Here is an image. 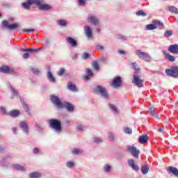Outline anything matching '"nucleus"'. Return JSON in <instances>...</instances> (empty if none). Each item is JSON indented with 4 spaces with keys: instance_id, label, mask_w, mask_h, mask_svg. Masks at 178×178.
<instances>
[{
    "instance_id": "31",
    "label": "nucleus",
    "mask_w": 178,
    "mask_h": 178,
    "mask_svg": "<svg viewBox=\"0 0 178 178\" xmlns=\"http://www.w3.org/2000/svg\"><path fill=\"white\" fill-rule=\"evenodd\" d=\"M103 169H104L105 173H109V172H111V170H112V165H111L109 164H105L103 167Z\"/></svg>"
},
{
    "instance_id": "23",
    "label": "nucleus",
    "mask_w": 178,
    "mask_h": 178,
    "mask_svg": "<svg viewBox=\"0 0 178 178\" xmlns=\"http://www.w3.org/2000/svg\"><path fill=\"white\" fill-rule=\"evenodd\" d=\"M9 116H11V118H17L19 115H20V111L19 110H13L9 113Z\"/></svg>"
},
{
    "instance_id": "12",
    "label": "nucleus",
    "mask_w": 178,
    "mask_h": 178,
    "mask_svg": "<svg viewBox=\"0 0 178 178\" xmlns=\"http://www.w3.org/2000/svg\"><path fill=\"white\" fill-rule=\"evenodd\" d=\"M127 149L129 152L134 156V158H138V154H140V150L137 149V148L134 146H127Z\"/></svg>"
},
{
    "instance_id": "13",
    "label": "nucleus",
    "mask_w": 178,
    "mask_h": 178,
    "mask_svg": "<svg viewBox=\"0 0 178 178\" xmlns=\"http://www.w3.org/2000/svg\"><path fill=\"white\" fill-rule=\"evenodd\" d=\"M128 165L134 170L135 172H138L140 170V167L136 164V161L133 159L128 160Z\"/></svg>"
},
{
    "instance_id": "10",
    "label": "nucleus",
    "mask_w": 178,
    "mask_h": 178,
    "mask_svg": "<svg viewBox=\"0 0 178 178\" xmlns=\"http://www.w3.org/2000/svg\"><path fill=\"white\" fill-rule=\"evenodd\" d=\"M2 25L3 26V27H6L8 30H16V29H19V24L17 23L9 24V22H8V21H3Z\"/></svg>"
},
{
    "instance_id": "52",
    "label": "nucleus",
    "mask_w": 178,
    "mask_h": 178,
    "mask_svg": "<svg viewBox=\"0 0 178 178\" xmlns=\"http://www.w3.org/2000/svg\"><path fill=\"white\" fill-rule=\"evenodd\" d=\"M96 49H97V51H102V49H104V46L97 44L96 45Z\"/></svg>"
},
{
    "instance_id": "20",
    "label": "nucleus",
    "mask_w": 178,
    "mask_h": 178,
    "mask_svg": "<svg viewBox=\"0 0 178 178\" xmlns=\"http://www.w3.org/2000/svg\"><path fill=\"white\" fill-rule=\"evenodd\" d=\"M168 172H169L170 173H172V175H175V176H176V177H178V169L175 168V167H172L170 166L168 168Z\"/></svg>"
},
{
    "instance_id": "59",
    "label": "nucleus",
    "mask_w": 178,
    "mask_h": 178,
    "mask_svg": "<svg viewBox=\"0 0 178 178\" xmlns=\"http://www.w3.org/2000/svg\"><path fill=\"white\" fill-rule=\"evenodd\" d=\"M90 40H92V29H90Z\"/></svg>"
},
{
    "instance_id": "1",
    "label": "nucleus",
    "mask_w": 178,
    "mask_h": 178,
    "mask_svg": "<svg viewBox=\"0 0 178 178\" xmlns=\"http://www.w3.org/2000/svg\"><path fill=\"white\" fill-rule=\"evenodd\" d=\"M50 99L51 102L57 106V108H59L60 109H62L63 108H66L67 111L68 112H74V106H73L72 104L69 102H64L62 103L60 99H59L58 97H56L55 95H51L50 97Z\"/></svg>"
},
{
    "instance_id": "38",
    "label": "nucleus",
    "mask_w": 178,
    "mask_h": 178,
    "mask_svg": "<svg viewBox=\"0 0 178 178\" xmlns=\"http://www.w3.org/2000/svg\"><path fill=\"white\" fill-rule=\"evenodd\" d=\"M108 107L114 113H118V108L113 104H108Z\"/></svg>"
},
{
    "instance_id": "55",
    "label": "nucleus",
    "mask_w": 178,
    "mask_h": 178,
    "mask_svg": "<svg viewBox=\"0 0 178 178\" xmlns=\"http://www.w3.org/2000/svg\"><path fill=\"white\" fill-rule=\"evenodd\" d=\"M23 58L24 59H29V58H30V54H29V53H25L23 55Z\"/></svg>"
},
{
    "instance_id": "45",
    "label": "nucleus",
    "mask_w": 178,
    "mask_h": 178,
    "mask_svg": "<svg viewBox=\"0 0 178 178\" xmlns=\"http://www.w3.org/2000/svg\"><path fill=\"white\" fill-rule=\"evenodd\" d=\"M108 139L110 141H114L115 140V136L112 134V132H109L108 134Z\"/></svg>"
},
{
    "instance_id": "47",
    "label": "nucleus",
    "mask_w": 178,
    "mask_h": 178,
    "mask_svg": "<svg viewBox=\"0 0 178 178\" xmlns=\"http://www.w3.org/2000/svg\"><path fill=\"white\" fill-rule=\"evenodd\" d=\"M124 133H126L127 134H131V133H133V131L131 130V129L127 127L124 129Z\"/></svg>"
},
{
    "instance_id": "43",
    "label": "nucleus",
    "mask_w": 178,
    "mask_h": 178,
    "mask_svg": "<svg viewBox=\"0 0 178 178\" xmlns=\"http://www.w3.org/2000/svg\"><path fill=\"white\" fill-rule=\"evenodd\" d=\"M10 90L13 94L14 96L15 97H19V92H17V91L16 90V89H15V88H13V86L10 87Z\"/></svg>"
},
{
    "instance_id": "60",
    "label": "nucleus",
    "mask_w": 178,
    "mask_h": 178,
    "mask_svg": "<svg viewBox=\"0 0 178 178\" xmlns=\"http://www.w3.org/2000/svg\"><path fill=\"white\" fill-rule=\"evenodd\" d=\"M12 130H13L14 134H16V133H17V129L16 127H13V128L12 129Z\"/></svg>"
},
{
    "instance_id": "9",
    "label": "nucleus",
    "mask_w": 178,
    "mask_h": 178,
    "mask_svg": "<svg viewBox=\"0 0 178 178\" xmlns=\"http://www.w3.org/2000/svg\"><path fill=\"white\" fill-rule=\"evenodd\" d=\"M1 73L6 74H15V69L9 67L8 65H3L0 67Z\"/></svg>"
},
{
    "instance_id": "44",
    "label": "nucleus",
    "mask_w": 178,
    "mask_h": 178,
    "mask_svg": "<svg viewBox=\"0 0 178 178\" xmlns=\"http://www.w3.org/2000/svg\"><path fill=\"white\" fill-rule=\"evenodd\" d=\"M85 33L88 38H90V27L88 26L85 27Z\"/></svg>"
},
{
    "instance_id": "34",
    "label": "nucleus",
    "mask_w": 178,
    "mask_h": 178,
    "mask_svg": "<svg viewBox=\"0 0 178 178\" xmlns=\"http://www.w3.org/2000/svg\"><path fill=\"white\" fill-rule=\"evenodd\" d=\"M86 74L83 76L84 81H88L90 80V68L86 69Z\"/></svg>"
},
{
    "instance_id": "64",
    "label": "nucleus",
    "mask_w": 178,
    "mask_h": 178,
    "mask_svg": "<svg viewBox=\"0 0 178 178\" xmlns=\"http://www.w3.org/2000/svg\"><path fill=\"white\" fill-rule=\"evenodd\" d=\"M159 131L160 133H163V129H159Z\"/></svg>"
},
{
    "instance_id": "36",
    "label": "nucleus",
    "mask_w": 178,
    "mask_h": 178,
    "mask_svg": "<svg viewBox=\"0 0 178 178\" xmlns=\"http://www.w3.org/2000/svg\"><path fill=\"white\" fill-rule=\"evenodd\" d=\"M92 66L94 70H95L96 72L99 71V65L98 64V62L94 61L92 64Z\"/></svg>"
},
{
    "instance_id": "48",
    "label": "nucleus",
    "mask_w": 178,
    "mask_h": 178,
    "mask_svg": "<svg viewBox=\"0 0 178 178\" xmlns=\"http://www.w3.org/2000/svg\"><path fill=\"white\" fill-rule=\"evenodd\" d=\"M65 74V69L64 68H60L59 71L58 72V76H63V74Z\"/></svg>"
},
{
    "instance_id": "15",
    "label": "nucleus",
    "mask_w": 178,
    "mask_h": 178,
    "mask_svg": "<svg viewBox=\"0 0 178 178\" xmlns=\"http://www.w3.org/2000/svg\"><path fill=\"white\" fill-rule=\"evenodd\" d=\"M168 51L171 54H178V44H175L170 45L168 47Z\"/></svg>"
},
{
    "instance_id": "37",
    "label": "nucleus",
    "mask_w": 178,
    "mask_h": 178,
    "mask_svg": "<svg viewBox=\"0 0 178 178\" xmlns=\"http://www.w3.org/2000/svg\"><path fill=\"white\" fill-rule=\"evenodd\" d=\"M149 113L152 115L156 118V119H159V115L158 113H155L154 111H152V108H149Z\"/></svg>"
},
{
    "instance_id": "26",
    "label": "nucleus",
    "mask_w": 178,
    "mask_h": 178,
    "mask_svg": "<svg viewBox=\"0 0 178 178\" xmlns=\"http://www.w3.org/2000/svg\"><path fill=\"white\" fill-rule=\"evenodd\" d=\"M47 78L51 83H55L56 81V79L54 78V75H52V72L50 71L47 72Z\"/></svg>"
},
{
    "instance_id": "21",
    "label": "nucleus",
    "mask_w": 178,
    "mask_h": 178,
    "mask_svg": "<svg viewBox=\"0 0 178 178\" xmlns=\"http://www.w3.org/2000/svg\"><path fill=\"white\" fill-rule=\"evenodd\" d=\"M67 88L70 91H73L74 92H77L78 89L76 85L73 84L72 82H69L67 84Z\"/></svg>"
},
{
    "instance_id": "6",
    "label": "nucleus",
    "mask_w": 178,
    "mask_h": 178,
    "mask_svg": "<svg viewBox=\"0 0 178 178\" xmlns=\"http://www.w3.org/2000/svg\"><path fill=\"white\" fill-rule=\"evenodd\" d=\"M95 91L97 92V94H100L101 97L104 98V99H108L109 95H108V92L104 86H97L95 88Z\"/></svg>"
},
{
    "instance_id": "46",
    "label": "nucleus",
    "mask_w": 178,
    "mask_h": 178,
    "mask_svg": "<svg viewBox=\"0 0 178 178\" xmlns=\"http://www.w3.org/2000/svg\"><path fill=\"white\" fill-rule=\"evenodd\" d=\"M79 6H86V1L87 0H77Z\"/></svg>"
},
{
    "instance_id": "39",
    "label": "nucleus",
    "mask_w": 178,
    "mask_h": 178,
    "mask_svg": "<svg viewBox=\"0 0 178 178\" xmlns=\"http://www.w3.org/2000/svg\"><path fill=\"white\" fill-rule=\"evenodd\" d=\"M156 29H157V26L152 23L147 25L146 26L147 30H155Z\"/></svg>"
},
{
    "instance_id": "51",
    "label": "nucleus",
    "mask_w": 178,
    "mask_h": 178,
    "mask_svg": "<svg viewBox=\"0 0 178 178\" xmlns=\"http://www.w3.org/2000/svg\"><path fill=\"white\" fill-rule=\"evenodd\" d=\"M67 168H73V166H74V163H73L72 161H68L67 163Z\"/></svg>"
},
{
    "instance_id": "61",
    "label": "nucleus",
    "mask_w": 178,
    "mask_h": 178,
    "mask_svg": "<svg viewBox=\"0 0 178 178\" xmlns=\"http://www.w3.org/2000/svg\"><path fill=\"white\" fill-rule=\"evenodd\" d=\"M94 76V73L92 72V70H90V77H92Z\"/></svg>"
},
{
    "instance_id": "40",
    "label": "nucleus",
    "mask_w": 178,
    "mask_h": 178,
    "mask_svg": "<svg viewBox=\"0 0 178 178\" xmlns=\"http://www.w3.org/2000/svg\"><path fill=\"white\" fill-rule=\"evenodd\" d=\"M117 38L118 40H122V41H127V36H124L122 34L117 35Z\"/></svg>"
},
{
    "instance_id": "7",
    "label": "nucleus",
    "mask_w": 178,
    "mask_h": 178,
    "mask_svg": "<svg viewBox=\"0 0 178 178\" xmlns=\"http://www.w3.org/2000/svg\"><path fill=\"white\" fill-rule=\"evenodd\" d=\"M39 1V4H36L39 8V10H51L52 6L49 4L44 3L42 0H36ZM43 3V4H42Z\"/></svg>"
},
{
    "instance_id": "30",
    "label": "nucleus",
    "mask_w": 178,
    "mask_h": 178,
    "mask_svg": "<svg viewBox=\"0 0 178 178\" xmlns=\"http://www.w3.org/2000/svg\"><path fill=\"white\" fill-rule=\"evenodd\" d=\"M14 169H16V170H19L20 172H24L26 170V168L19 164H15L13 165Z\"/></svg>"
},
{
    "instance_id": "49",
    "label": "nucleus",
    "mask_w": 178,
    "mask_h": 178,
    "mask_svg": "<svg viewBox=\"0 0 178 178\" xmlns=\"http://www.w3.org/2000/svg\"><path fill=\"white\" fill-rule=\"evenodd\" d=\"M24 33H34L35 31V29H24Z\"/></svg>"
},
{
    "instance_id": "54",
    "label": "nucleus",
    "mask_w": 178,
    "mask_h": 178,
    "mask_svg": "<svg viewBox=\"0 0 178 178\" xmlns=\"http://www.w3.org/2000/svg\"><path fill=\"white\" fill-rule=\"evenodd\" d=\"M76 129L78 130V131H81L84 130V127H83V125H78Z\"/></svg>"
},
{
    "instance_id": "28",
    "label": "nucleus",
    "mask_w": 178,
    "mask_h": 178,
    "mask_svg": "<svg viewBox=\"0 0 178 178\" xmlns=\"http://www.w3.org/2000/svg\"><path fill=\"white\" fill-rule=\"evenodd\" d=\"M168 9L169 12H172V13H175V14L178 13V8L173 6H168Z\"/></svg>"
},
{
    "instance_id": "19",
    "label": "nucleus",
    "mask_w": 178,
    "mask_h": 178,
    "mask_svg": "<svg viewBox=\"0 0 178 178\" xmlns=\"http://www.w3.org/2000/svg\"><path fill=\"white\" fill-rule=\"evenodd\" d=\"M163 54L165 56V59H167V60H169V62H175V60H176V57L169 54V53L163 51Z\"/></svg>"
},
{
    "instance_id": "22",
    "label": "nucleus",
    "mask_w": 178,
    "mask_h": 178,
    "mask_svg": "<svg viewBox=\"0 0 178 178\" xmlns=\"http://www.w3.org/2000/svg\"><path fill=\"white\" fill-rule=\"evenodd\" d=\"M139 143H140V144H147L148 143V136L143 135L140 136Z\"/></svg>"
},
{
    "instance_id": "58",
    "label": "nucleus",
    "mask_w": 178,
    "mask_h": 178,
    "mask_svg": "<svg viewBox=\"0 0 178 178\" xmlns=\"http://www.w3.org/2000/svg\"><path fill=\"white\" fill-rule=\"evenodd\" d=\"M40 152V149L38 148L33 149V154H38Z\"/></svg>"
},
{
    "instance_id": "50",
    "label": "nucleus",
    "mask_w": 178,
    "mask_h": 178,
    "mask_svg": "<svg viewBox=\"0 0 178 178\" xmlns=\"http://www.w3.org/2000/svg\"><path fill=\"white\" fill-rule=\"evenodd\" d=\"M90 58V54L88 53H83L82 55V58L83 59H88Z\"/></svg>"
},
{
    "instance_id": "56",
    "label": "nucleus",
    "mask_w": 178,
    "mask_h": 178,
    "mask_svg": "<svg viewBox=\"0 0 178 178\" xmlns=\"http://www.w3.org/2000/svg\"><path fill=\"white\" fill-rule=\"evenodd\" d=\"M1 111L3 115H6V109L3 107H1Z\"/></svg>"
},
{
    "instance_id": "62",
    "label": "nucleus",
    "mask_w": 178,
    "mask_h": 178,
    "mask_svg": "<svg viewBox=\"0 0 178 178\" xmlns=\"http://www.w3.org/2000/svg\"><path fill=\"white\" fill-rule=\"evenodd\" d=\"M5 149L3 147L0 146V152H2V151H4Z\"/></svg>"
},
{
    "instance_id": "5",
    "label": "nucleus",
    "mask_w": 178,
    "mask_h": 178,
    "mask_svg": "<svg viewBox=\"0 0 178 178\" xmlns=\"http://www.w3.org/2000/svg\"><path fill=\"white\" fill-rule=\"evenodd\" d=\"M90 25L94 26L95 27H100L101 26V19L98 16L91 14L90 15Z\"/></svg>"
},
{
    "instance_id": "24",
    "label": "nucleus",
    "mask_w": 178,
    "mask_h": 178,
    "mask_svg": "<svg viewBox=\"0 0 178 178\" xmlns=\"http://www.w3.org/2000/svg\"><path fill=\"white\" fill-rule=\"evenodd\" d=\"M22 106L25 112L29 115V116H31V112H30V108H29V105L26 104V102H23Z\"/></svg>"
},
{
    "instance_id": "2",
    "label": "nucleus",
    "mask_w": 178,
    "mask_h": 178,
    "mask_svg": "<svg viewBox=\"0 0 178 178\" xmlns=\"http://www.w3.org/2000/svg\"><path fill=\"white\" fill-rule=\"evenodd\" d=\"M132 67L135 70L132 83L136 86V87L141 88V87H143V84H144V80L140 79V76H138V74H136V73H140V67L137 65V63H133Z\"/></svg>"
},
{
    "instance_id": "11",
    "label": "nucleus",
    "mask_w": 178,
    "mask_h": 178,
    "mask_svg": "<svg viewBox=\"0 0 178 178\" xmlns=\"http://www.w3.org/2000/svg\"><path fill=\"white\" fill-rule=\"evenodd\" d=\"M31 5H40V1L37 0H28L27 2L22 3V8L29 10Z\"/></svg>"
},
{
    "instance_id": "57",
    "label": "nucleus",
    "mask_w": 178,
    "mask_h": 178,
    "mask_svg": "<svg viewBox=\"0 0 178 178\" xmlns=\"http://www.w3.org/2000/svg\"><path fill=\"white\" fill-rule=\"evenodd\" d=\"M118 53L120 54V55H126V51L123 50H118Z\"/></svg>"
},
{
    "instance_id": "41",
    "label": "nucleus",
    "mask_w": 178,
    "mask_h": 178,
    "mask_svg": "<svg viewBox=\"0 0 178 178\" xmlns=\"http://www.w3.org/2000/svg\"><path fill=\"white\" fill-rule=\"evenodd\" d=\"M136 16H143V17H145V16H147V13H145L143 10H139L136 12Z\"/></svg>"
},
{
    "instance_id": "33",
    "label": "nucleus",
    "mask_w": 178,
    "mask_h": 178,
    "mask_svg": "<svg viewBox=\"0 0 178 178\" xmlns=\"http://www.w3.org/2000/svg\"><path fill=\"white\" fill-rule=\"evenodd\" d=\"M57 24H58V26H61L62 27H65L67 24V22L66 20L59 19L57 21Z\"/></svg>"
},
{
    "instance_id": "32",
    "label": "nucleus",
    "mask_w": 178,
    "mask_h": 178,
    "mask_svg": "<svg viewBox=\"0 0 178 178\" xmlns=\"http://www.w3.org/2000/svg\"><path fill=\"white\" fill-rule=\"evenodd\" d=\"M149 170V168L147 167V165H142L141 172H142L143 175H147V173H148Z\"/></svg>"
},
{
    "instance_id": "14",
    "label": "nucleus",
    "mask_w": 178,
    "mask_h": 178,
    "mask_svg": "<svg viewBox=\"0 0 178 178\" xmlns=\"http://www.w3.org/2000/svg\"><path fill=\"white\" fill-rule=\"evenodd\" d=\"M112 86L113 87H115V88L120 87V86H122V78L120 76L115 77L113 81Z\"/></svg>"
},
{
    "instance_id": "17",
    "label": "nucleus",
    "mask_w": 178,
    "mask_h": 178,
    "mask_svg": "<svg viewBox=\"0 0 178 178\" xmlns=\"http://www.w3.org/2000/svg\"><path fill=\"white\" fill-rule=\"evenodd\" d=\"M67 42L71 45L73 48L77 47V41L73 39V38L69 37L67 38Z\"/></svg>"
},
{
    "instance_id": "27",
    "label": "nucleus",
    "mask_w": 178,
    "mask_h": 178,
    "mask_svg": "<svg viewBox=\"0 0 178 178\" xmlns=\"http://www.w3.org/2000/svg\"><path fill=\"white\" fill-rule=\"evenodd\" d=\"M72 153L74 155H81V154H83V149L79 148H74L72 150Z\"/></svg>"
},
{
    "instance_id": "4",
    "label": "nucleus",
    "mask_w": 178,
    "mask_h": 178,
    "mask_svg": "<svg viewBox=\"0 0 178 178\" xmlns=\"http://www.w3.org/2000/svg\"><path fill=\"white\" fill-rule=\"evenodd\" d=\"M135 54L139 59H143L145 62H151V56L148 53L141 51V50H136Z\"/></svg>"
},
{
    "instance_id": "16",
    "label": "nucleus",
    "mask_w": 178,
    "mask_h": 178,
    "mask_svg": "<svg viewBox=\"0 0 178 178\" xmlns=\"http://www.w3.org/2000/svg\"><path fill=\"white\" fill-rule=\"evenodd\" d=\"M19 127L22 129L24 133H26V134H29V125L27 124V122L25 121H22L19 122Z\"/></svg>"
},
{
    "instance_id": "25",
    "label": "nucleus",
    "mask_w": 178,
    "mask_h": 178,
    "mask_svg": "<svg viewBox=\"0 0 178 178\" xmlns=\"http://www.w3.org/2000/svg\"><path fill=\"white\" fill-rule=\"evenodd\" d=\"M41 173L38 172H33L29 174L30 178H40L41 177Z\"/></svg>"
},
{
    "instance_id": "29",
    "label": "nucleus",
    "mask_w": 178,
    "mask_h": 178,
    "mask_svg": "<svg viewBox=\"0 0 178 178\" xmlns=\"http://www.w3.org/2000/svg\"><path fill=\"white\" fill-rule=\"evenodd\" d=\"M92 141L95 143V144H102V143H104V140L102 139V138L99 137L93 138Z\"/></svg>"
},
{
    "instance_id": "18",
    "label": "nucleus",
    "mask_w": 178,
    "mask_h": 178,
    "mask_svg": "<svg viewBox=\"0 0 178 178\" xmlns=\"http://www.w3.org/2000/svg\"><path fill=\"white\" fill-rule=\"evenodd\" d=\"M41 49H44V47H39L38 49H31V48H27V49H22L21 50L22 52H38V51H41Z\"/></svg>"
},
{
    "instance_id": "3",
    "label": "nucleus",
    "mask_w": 178,
    "mask_h": 178,
    "mask_svg": "<svg viewBox=\"0 0 178 178\" xmlns=\"http://www.w3.org/2000/svg\"><path fill=\"white\" fill-rule=\"evenodd\" d=\"M48 123L51 129L56 131H62V123L57 119H51Z\"/></svg>"
},
{
    "instance_id": "53",
    "label": "nucleus",
    "mask_w": 178,
    "mask_h": 178,
    "mask_svg": "<svg viewBox=\"0 0 178 178\" xmlns=\"http://www.w3.org/2000/svg\"><path fill=\"white\" fill-rule=\"evenodd\" d=\"M31 71L34 74H38V73H40V71L36 68H31Z\"/></svg>"
},
{
    "instance_id": "35",
    "label": "nucleus",
    "mask_w": 178,
    "mask_h": 178,
    "mask_svg": "<svg viewBox=\"0 0 178 178\" xmlns=\"http://www.w3.org/2000/svg\"><path fill=\"white\" fill-rule=\"evenodd\" d=\"M152 24H154V26H159V27H163V23L161 21L158 20H153L152 21Z\"/></svg>"
},
{
    "instance_id": "8",
    "label": "nucleus",
    "mask_w": 178,
    "mask_h": 178,
    "mask_svg": "<svg viewBox=\"0 0 178 178\" xmlns=\"http://www.w3.org/2000/svg\"><path fill=\"white\" fill-rule=\"evenodd\" d=\"M165 73L167 76H170V77H178V67H173L171 70H166Z\"/></svg>"
},
{
    "instance_id": "63",
    "label": "nucleus",
    "mask_w": 178,
    "mask_h": 178,
    "mask_svg": "<svg viewBox=\"0 0 178 178\" xmlns=\"http://www.w3.org/2000/svg\"><path fill=\"white\" fill-rule=\"evenodd\" d=\"M96 32H97V33H101V29H96Z\"/></svg>"
},
{
    "instance_id": "42",
    "label": "nucleus",
    "mask_w": 178,
    "mask_h": 178,
    "mask_svg": "<svg viewBox=\"0 0 178 178\" xmlns=\"http://www.w3.org/2000/svg\"><path fill=\"white\" fill-rule=\"evenodd\" d=\"M173 32H172V31L168 30L166 31L165 33H164V37H165L166 38H169V37H170L171 35H172Z\"/></svg>"
}]
</instances>
